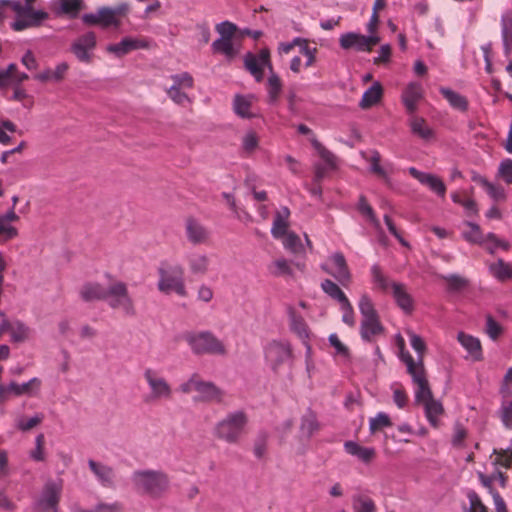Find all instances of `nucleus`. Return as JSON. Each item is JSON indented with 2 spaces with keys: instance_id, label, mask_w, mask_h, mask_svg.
Returning a JSON list of instances; mask_svg holds the SVG:
<instances>
[{
  "instance_id": "f257e3e1",
  "label": "nucleus",
  "mask_w": 512,
  "mask_h": 512,
  "mask_svg": "<svg viewBox=\"0 0 512 512\" xmlns=\"http://www.w3.org/2000/svg\"><path fill=\"white\" fill-rule=\"evenodd\" d=\"M248 425V415L243 410L228 412L212 428V435L227 444L240 442Z\"/></svg>"
},
{
  "instance_id": "f03ea898",
  "label": "nucleus",
  "mask_w": 512,
  "mask_h": 512,
  "mask_svg": "<svg viewBox=\"0 0 512 512\" xmlns=\"http://www.w3.org/2000/svg\"><path fill=\"white\" fill-rule=\"evenodd\" d=\"M190 350L195 355H225V344L211 331H188L182 335Z\"/></svg>"
},
{
  "instance_id": "7ed1b4c3",
  "label": "nucleus",
  "mask_w": 512,
  "mask_h": 512,
  "mask_svg": "<svg viewBox=\"0 0 512 512\" xmlns=\"http://www.w3.org/2000/svg\"><path fill=\"white\" fill-rule=\"evenodd\" d=\"M178 390L182 394L196 392L195 402H221L224 395L219 387L211 381L204 380L198 373L190 375L179 385Z\"/></svg>"
},
{
  "instance_id": "20e7f679",
  "label": "nucleus",
  "mask_w": 512,
  "mask_h": 512,
  "mask_svg": "<svg viewBox=\"0 0 512 512\" xmlns=\"http://www.w3.org/2000/svg\"><path fill=\"white\" fill-rule=\"evenodd\" d=\"M159 280L157 287L164 294L175 293L185 297L187 290L184 281V269L180 264L163 262L159 269Z\"/></svg>"
},
{
  "instance_id": "39448f33",
  "label": "nucleus",
  "mask_w": 512,
  "mask_h": 512,
  "mask_svg": "<svg viewBox=\"0 0 512 512\" xmlns=\"http://www.w3.org/2000/svg\"><path fill=\"white\" fill-rule=\"evenodd\" d=\"M132 482L138 491L153 498L160 497L169 487L167 475L159 470L135 471Z\"/></svg>"
},
{
  "instance_id": "423d86ee",
  "label": "nucleus",
  "mask_w": 512,
  "mask_h": 512,
  "mask_svg": "<svg viewBox=\"0 0 512 512\" xmlns=\"http://www.w3.org/2000/svg\"><path fill=\"white\" fill-rule=\"evenodd\" d=\"M400 342V359L405 363L408 373L412 377V381L415 384V400L419 403H425L432 398V393L429 388L428 381L426 379L424 365H415V360L411 354L405 350L404 341L399 338Z\"/></svg>"
},
{
  "instance_id": "0eeeda50",
  "label": "nucleus",
  "mask_w": 512,
  "mask_h": 512,
  "mask_svg": "<svg viewBox=\"0 0 512 512\" xmlns=\"http://www.w3.org/2000/svg\"><path fill=\"white\" fill-rule=\"evenodd\" d=\"M6 3L16 12V19L11 23L15 31H23L30 27L39 26L48 14L42 10H34L32 5L24 0H7Z\"/></svg>"
},
{
  "instance_id": "6e6552de",
  "label": "nucleus",
  "mask_w": 512,
  "mask_h": 512,
  "mask_svg": "<svg viewBox=\"0 0 512 512\" xmlns=\"http://www.w3.org/2000/svg\"><path fill=\"white\" fill-rule=\"evenodd\" d=\"M129 11L127 3H121L115 7L102 6L96 12L85 13L81 20L85 25H98L102 28L111 26L118 27L120 25L119 17L126 15Z\"/></svg>"
},
{
  "instance_id": "1a4fd4ad",
  "label": "nucleus",
  "mask_w": 512,
  "mask_h": 512,
  "mask_svg": "<svg viewBox=\"0 0 512 512\" xmlns=\"http://www.w3.org/2000/svg\"><path fill=\"white\" fill-rule=\"evenodd\" d=\"M266 365L274 372L279 373L285 364L293 360L291 344L286 340H272L264 347Z\"/></svg>"
},
{
  "instance_id": "9d476101",
  "label": "nucleus",
  "mask_w": 512,
  "mask_h": 512,
  "mask_svg": "<svg viewBox=\"0 0 512 512\" xmlns=\"http://www.w3.org/2000/svg\"><path fill=\"white\" fill-rule=\"evenodd\" d=\"M105 300L111 308L122 311L126 316H135L136 314L134 301L129 295L127 285L124 282L112 283L107 288Z\"/></svg>"
},
{
  "instance_id": "9b49d317",
  "label": "nucleus",
  "mask_w": 512,
  "mask_h": 512,
  "mask_svg": "<svg viewBox=\"0 0 512 512\" xmlns=\"http://www.w3.org/2000/svg\"><path fill=\"white\" fill-rule=\"evenodd\" d=\"M144 379L148 385V399L151 401L169 400L172 398L171 384L156 370L147 368L144 371Z\"/></svg>"
},
{
  "instance_id": "f8f14e48",
  "label": "nucleus",
  "mask_w": 512,
  "mask_h": 512,
  "mask_svg": "<svg viewBox=\"0 0 512 512\" xmlns=\"http://www.w3.org/2000/svg\"><path fill=\"white\" fill-rule=\"evenodd\" d=\"M321 268L345 287L351 281L350 270L341 252H335L330 255L327 260L321 264Z\"/></svg>"
},
{
  "instance_id": "ddd939ff",
  "label": "nucleus",
  "mask_w": 512,
  "mask_h": 512,
  "mask_svg": "<svg viewBox=\"0 0 512 512\" xmlns=\"http://www.w3.org/2000/svg\"><path fill=\"white\" fill-rule=\"evenodd\" d=\"M61 491V481H47L35 503V509L38 512L49 510L56 512Z\"/></svg>"
},
{
  "instance_id": "4468645a",
  "label": "nucleus",
  "mask_w": 512,
  "mask_h": 512,
  "mask_svg": "<svg viewBox=\"0 0 512 512\" xmlns=\"http://www.w3.org/2000/svg\"><path fill=\"white\" fill-rule=\"evenodd\" d=\"M1 332L9 334L12 343H23L30 338L31 329L19 319H3L1 321Z\"/></svg>"
},
{
  "instance_id": "2eb2a0df",
  "label": "nucleus",
  "mask_w": 512,
  "mask_h": 512,
  "mask_svg": "<svg viewBox=\"0 0 512 512\" xmlns=\"http://www.w3.org/2000/svg\"><path fill=\"white\" fill-rule=\"evenodd\" d=\"M96 46V35L94 32H87L78 37L71 46V51L76 58L84 63L91 61L92 51Z\"/></svg>"
},
{
  "instance_id": "dca6fc26",
  "label": "nucleus",
  "mask_w": 512,
  "mask_h": 512,
  "mask_svg": "<svg viewBox=\"0 0 512 512\" xmlns=\"http://www.w3.org/2000/svg\"><path fill=\"white\" fill-rule=\"evenodd\" d=\"M409 173L417 179L422 185L427 186L437 196L444 198L446 194V186L444 182L436 175L421 172L415 167L408 169Z\"/></svg>"
},
{
  "instance_id": "f3484780",
  "label": "nucleus",
  "mask_w": 512,
  "mask_h": 512,
  "mask_svg": "<svg viewBox=\"0 0 512 512\" xmlns=\"http://www.w3.org/2000/svg\"><path fill=\"white\" fill-rule=\"evenodd\" d=\"M148 43L144 39L125 37L118 43L109 44L106 50L120 58L131 51L147 48Z\"/></svg>"
},
{
  "instance_id": "a211bd4d",
  "label": "nucleus",
  "mask_w": 512,
  "mask_h": 512,
  "mask_svg": "<svg viewBox=\"0 0 512 512\" xmlns=\"http://www.w3.org/2000/svg\"><path fill=\"white\" fill-rule=\"evenodd\" d=\"M422 96L423 89L419 82H411L406 86L402 93V102L410 114L417 110V104Z\"/></svg>"
},
{
  "instance_id": "6ab92c4d",
  "label": "nucleus",
  "mask_w": 512,
  "mask_h": 512,
  "mask_svg": "<svg viewBox=\"0 0 512 512\" xmlns=\"http://www.w3.org/2000/svg\"><path fill=\"white\" fill-rule=\"evenodd\" d=\"M255 96L237 94L233 100V110L241 118H253L257 115L254 110Z\"/></svg>"
},
{
  "instance_id": "aec40b11",
  "label": "nucleus",
  "mask_w": 512,
  "mask_h": 512,
  "mask_svg": "<svg viewBox=\"0 0 512 512\" xmlns=\"http://www.w3.org/2000/svg\"><path fill=\"white\" fill-rule=\"evenodd\" d=\"M392 296L397 306L406 314H411L414 310V299L408 293L403 283H395L392 285Z\"/></svg>"
},
{
  "instance_id": "412c9836",
  "label": "nucleus",
  "mask_w": 512,
  "mask_h": 512,
  "mask_svg": "<svg viewBox=\"0 0 512 512\" xmlns=\"http://www.w3.org/2000/svg\"><path fill=\"white\" fill-rule=\"evenodd\" d=\"M185 230L187 239L193 244H203L209 238L208 230L194 218L186 220Z\"/></svg>"
},
{
  "instance_id": "4be33fe9",
  "label": "nucleus",
  "mask_w": 512,
  "mask_h": 512,
  "mask_svg": "<svg viewBox=\"0 0 512 512\" xmlns=\"http://www.w3.org/2000/svg\"><path fill=\"white\" fill-rule=\"evenodd\" d=\"M289 317V328L291 332H293L301 342H306V340H310V329L305 322L304 318L296 313V311L292 308L288 310Z\"/></svg>"
},
{
  "instance_id": "5701e85b",
  "label": "nucleus",
  "mask_w": 512,
  "mask_h": 512,
  "mask_svg": "<svg viewBox=\"0 0 512 512\" xmlns=\"http://www.w3.org/2000/svg\"><path fill=\"white\" fill-rule=\"evenodd\" d=\"M457 340L467 351L472 360L479 361L482 359V347L480 340L477 337L466 334L465 332H459Z\"/></svg>"
},
{
  "instance_id": "b1692460",
  "label": "nucleus",
  "mask_w": 512,
  "mask_h": 512,
  "mask_svg": "<svg viewBox=\"0 0 512 512\" xmlns=\"http://www.w3.org/2000/svg\"><path fill=\"white\" fill-rule=\"evenodd\" d=\"M344 450L347 454L356 457L365 464H369L376 455L373 447H364L355 441H346L344 443Z\"/></svg>"
},
{
  "instance_id": "393cba45",
  "label": "nucleus",
  "mask_w": 512,
  "mask_h": 512,
  "mask_svg": "<svg viewBox=\"0 0 512 512\" xmlns=\"http://www.w3.org/2000/svg\"><path fill=\"white\" fill-rule=\"evenodd\" d=\"M41 386V380L37 377L31 378L29 381L24 383L11 382L5 391L12 393L16 396H34L38 393Z\"/></svg>"
},
{
  "instance_id": "a878e982",
  "label": "nucleus",
  "mask_w": 512,
  "mask_h": 512,
  "mask_svg": "<svg viewBox=\"0 0 512 512\" xmlns=\"http://www.w3.org/2000/svg\"><path fill=\"white\" fill-rule=\"evenodd\" d=\"M297 130L300 134L309 136V140L313 148L318 152L321 159L325 160L330 167H333L334 155L316 139L315 134L312 132V130L304 124L298 125Z\"/></svg>"
},
{
  "instance_id": "bb28decb",
  "label": "nucleus",
  "mask_w": 512,
  "mask_h": 512,
  "mask_svg": "<svg viewBox=\"0 0 512 512\" xmlns=\"http://www.w3.org/2000/svg\"><path fill=\"white\" fill-rule=\"evenodd\" d=\"M88 466L101 485L112 486L115 476L111 467L94 460H89Z\"/></svg>"
},
{
  "instance_id": "cd10ccee",
  "label": "nucleus",
  "mask_w": 512,
  "mask_h": 512,
  "mask_svg": "<svg viewBox=\"0 0 512 512\" xmlns=\"http://www.w3.org/2000/svg\"><path fill=\"white\" fill-rule=\"evenodd\" d=\"M501 36L504 54L509 56L512 51V9L505 12L501 17Z\"/></svg>"
},
{
  "instance_id": "c85d7f7f",
  "label": "nucleus",
  "mask_w": 512,
  "mask_h": 512,
  "mask_svg": "<svg viewBox=\"0 0 512 512\" xmlns=\"http://www.w3.org/2000/svg\"><path fill=\"white\" fill-rule=\"evenodd\" d=\"M289 216L290 210L287 207H282L276 212L271 228V234L274 238H282L287 233Z\"/></svg>"
},
{
  "instance_id": "c756f323",
  "label": "nucleus",
  "mask_w": 512,
  "mask_h": 512,
  "mask_svg": "<svg viewBox=\"0 0 512 512\" xmlns=\"http://www.w3.org/2000/svg\"><path fill=\"white\" fill-rule=\"evenodd\" d=\"M383 95V88L380 82L376 81L362 95L359 106L362 109H368L377 104Z\"/></svg>"
},
{
  "instance_id": "7c9ffc66",
  "label": "nucleus",
  "mask_w": 512,
  "mask_h": 512,
  "mask_svg": "<svg viewBox=\"0 0 512 512\" xmlns=\"http://www.w3.org/2000/svg\"><path fill=\"white\" fill-rule=\"evenodd\" d=\"M361 337L365 341H371L373 337L383 332V326L379 321V316L362 319L360 327Z\"/></svg>"
},
{
  "instance_id": "2f4dec72",
  "label": "nucleus",
  "mask_w": 512,
  "mask_h": 512,
  "mask_svg": "<svg viewBox=\"0 0 512 512\" xmlns=\"http://www.w3.org/2000/svg\"><path fill=\"white\" fill-rule=\"evenodd\" d=\"M187 263L191 273L203 275L208 271L210 262L206 254L194 252L187 255Z\"/></svg>"
},
{
  "instance_id": "473e14b6",
  "label": "nucleus",
  "mask_w": 512,
  "mask_h": 512,
  "mask_svg": "<svg viewBox=\"0 0 512 512\" xmlns=\"http://www.w3.org/2000/svg\"><path fill=\"white\" fill-rule=\"evenodd\" d=\"M339 43L343 49L354 48L357 51H366L365 35L354 32L345 33L340 36Z\"/></svg>"
},
{
  "instance_id": "72a5a7b5",
  "label": "nucleus",
  "mask_w": 512,
  "mask_h": 512,
  "mask_svg": "<svg viewBox=\"0 0 512 512\" xmlns=\"http://www.w3.org/2000/svg\"><path fill=\"white\" fill-rule=\"evenodd\" d=\"M80 294L85 301L105 300L107 288L99 283H87L81 288Z\"/></svg>"
},
{
  "instance_id": "f704fd0d",
  "label": "nucleus",
  "mask_w": 512,
  "mask_h": 512,
  "mask_svg": "<svg viewBox=\"0 0 512 512\" xmlns=\"http://www.w3.org/2000/svg\"><path fill=\"white\" fill-rule=\"evenodd\" d=\"M411 132L423 140H430L434 133L433 130L426 124V121L421 117L413 116L409 120Z\"/></svg>"
},
{
  "instance_id": "c9c22d12",
  "label": "nucleus",
  "mask_w": 512,
  "mask_h": 512,
  "mask_svg": "<svg viewBox=\"0 0 512 512\" xmlns=\"http://www.w3.org/2000/svg\"><path fill=\"white\" fill-rule=\"evenodd\" d=\"M370 272L372 282L376 285L378 289L382 290L383 292L390 291V293H392V285L395 284L396 282L391 281L388 277H386L378 264L372 265Z\"/></svg>"
},
{
  "instance_id": "e433bc0d",
  "label": "nucleus",
  "mask_w": 512,
  "mask_h": 512,
  "mask_svg": "<svg viewBox=\"0 0 512 512\" xmlns=\"http://www.w3.org/2000/svg\"><path fill=\"white\" fill-rule=\"evenodd\" d=\"M370 272L372 282L376 285L378 289L382 290L383 292L390 291V293H392V285L395 284L396 282L391 281L388 277H386L378 264L372 265Z\"/></svg>"
},
{
  "instance_id": "4c0bfd02",
  "label": "nucleus",
  "mask_w": 512,
  "mask_h": 512,
  "mask_svg": "<svg viewBox=\"0 0 512 512\" xmlns=\"http://www.w3.org/2000/svg\"><path fill=\"white\" fill-rule=\"evenodd\" d=\"M489 272L500 281L512 279V264L498 259L495 263L489 265Z\"/></svg>"
},
{
  "instance_id": "58836bf2",
  "label": "nucleus",
  "mask_w": 512,
  "mask_h": 512,
  "mask_svg": "<svg viewBox=\"0 0 512 512\" xmlns=\"http://www.w3.org/2000/svg\"><path fill=\"white\" fill-rule=\"evenodd\" d=\"M464 225L468 230H464L462 232V237L471 244L482 245L484 243L485 235L483 234L480 226L470 221H466Z\"/></svg>"
},
{
  "instance_id": "ea45409f",
  "label": "nucleus",
  "mask_w": 512,
  "mask_h": 512,
  "mask_svg": "<svg viewBox=\"0 0 512 512\" xmlns=\"http://www.w3.org/2000/svg\"><path fill=\"white\" fill-rule=\"evenodd\" d=\"M440 93L443 97L449 102V104L457 110L466 111L468 108V102L464 96L461 94L449 89L442 87L440 88Z\"/></svg>"
},
{
  "instance_id": "a19ab883",
  "label": "nucleus",
  "mask_w": 512,
  "mask_h": 512,
  "mask_svg": "<svg viewBox=\"0 0 512 512\" xmlns=\"http://www.w3.org/2000/svg\"><path fill=\"white\" fill-rule=\"evenodd\" d=\"M352 508L354 512H376L375 502L365 494L353 495Z\"/></svg>"
},
{
  "instance_id": "79ce46f5",
  "label": "nucleus",
  "mask_w": 512,
  "mask_h": 512,
  "mask_svg": "<svg viewBox=\"0 0 512 512\" xmlns=\"http://www.w3.org/2000/svg\"><path fill=\"white\" fill-rule=\"evenodd\" d=\"M481 246H483L490 254H494L498 249H510V243L508 241L499 238L492 232L485 235L484 243Z\"/></svg>"
},
{
  "instance_id": "37998d69",
  "label": "nucleus",
  "mask_w": 512,
  "mask_h": 512,
  "mask_svg": "<svg viewBox=\"0 0 512 512\" xmlns=\"http://www.w3.org/2000/svg\"><path fill=\"white\" fill-rule=\"evenodd\" d=\"M441 279L447 283V289L453 293L462 292L469 285L468 279L458 274L442 275Z\"/></svg>"
},
{
  "instance_id": "c03bdc74",
  "label": "nucleus",
  "mask_w": 512,
  "mask_h": 512,
  "mask_svg": "<svg viewBox=\"0 0 512 512\" xmlns=\"http://www.w3.org/2000/svg\"><path fill=\"white\" fill-rule=\"evenodd\" d=\"M475 180L485 189L491 199L495 201L506 199V192L503 187L491 183L484 177H478Z\"/></svg>"
},
{
  "instance_id": "a18cd8bd",
  "label": "nucleus",
  "mask_w": 512,
  "mask_h": 512,
  "mask_svg": "<svg viewBox=\"0 0 512 512\" xmlns=\"http://www.w3.org/2000/svg\"><path fill=\"white\" fill-rule=\"evenodd\" d=\"M365 160L370 164V171L377 174L379 177L388 181V170L380 165V154L377 151H371L364 155Z\"/></svg>"
},
{
  "instance_id": "49530a36",
  "label": "nucleus",
  "mask_w": 512,
  "mask_h": 512,
  "mask_svg": "<svg viewBox=\"0 0 512 512\" xmlns=\"http://www.w3.org/2000/svg\"><path fill=\"white\" fill-rule=\"evenodd\" d=\"M212 49L216 53H221L227 58H233L237 51L234 48L232 39L228 37H220L212 43Z\"/></svg>"
},
{
  "instance_id": "de8ad7c7",
  "label": "nucleus",
  "mask_w": 512,
  "mask_h": 512,
  "mask_svg": "<svg viewBox=\"0 0 512 512\" xmlns=\"http://www.w3.org/2000/svg\"><path fill=\"white\" fill-rule=\"evenodd\" d=\"M321 288L330 298L336 300L339 304L348 300L345 293L341 290V288L330 279H325L321 283Z\"/></svg>"
},
{
  "instance_id": "09e8293b",
  "label": "nucleus",
  "mask_w": 512,
  "mask_h": 512,
  "mask_svg": "<svg viewBox=\"0 0 512 512\" xmlns=\"http://www.w3.org/2000/svg\"><path fill=\"white\" fill-rule=\"evenodd\" d=\"M43 413H35L31 417H18L15 422V426L18 430L22 432H27L38 426L44 420Z\"/></svg>"
},
{
  "instance_id": "8fccbe9b",
  "label": "nucleus",
  "mask_w": 512,
  "mask_h": 512,
  "mask_svg": "<svg viewBox=\"0 0 512 512\" xmlns=\"http://www.w3.org/2000/svg\"><path fill=\"white\" fill-rule=\"evenodd\" d=\"M267 91L269 103H276L282 91V82L278 75H276L274 72H271L268 77Z\"/></svg>"
},
{
  "instance_id": "3c124183",
  "label": "nucleus",
  "mask_w": 512,
  "mask_h": 512,
  "mask_svg": "<svg viewBox=\"0 0 512 512\" xmlns=\"http://www.w3.org/2000/svg\"><path fill=\"white\" fill-rule=\"evenodd\" d=\"M425 408V413L427 420L429 423L433 426L437 425L438 417L443 412V407L440 402L435 401L434 399H431L425 403H423Z\"/></svg>"
},
{
  "instance_id": "603ef678",
  "label": "nucleus",
  "mask_w": 512,
  "mask_h": 512,
  "mask_svg": "<svg viewBox=\"0 0 512 512\" xmlns=\"http://www.w3.org/2000/svg\"><path fill=\"white\" fill-rule=\"evenodd\" d=\"M358 308L362 316V319L373 318L378 316L373 301L367 293H364L360 296Z\"/></svg>"
},
{
  "instance_id": "864d4df0",
  "label": "nucleus",
  "mask_w": 512,
  "mask_h": 512,
  "mask_svg": "<svg viewBox=\"0 0 512 512\" xmlns=\"http://www.w3.org/2000/svg\"><path fill=\"white\" fill-rule=\"evenodd\" d=\"M407 334L409 336L411 347L418 355L417 361H415V365H423V354L426 350V344L424 340L413 331H407Z\"/></svg>"
},
{
  "instance_id": "5fc2aeb1",
  "label": "nucleus",
  "mask_w": 512,
  "mask_h": 512,
  "mask_svg": "<svg viewBox=\"0 0 512 512\" xmlns=\"http://www.w3.org/2000/svg\"><path fill=\"white\" fill-rule=\"evenodd\" d=\"M330 345L335 349L334 356L340 357L344 361H349L350 351L349 348L343 344L338 338L337 334L332 333L328 337Z\"/></svg>"
},
{
  "instance_id": "6e6d98bb",
  "label": "nucleus",
  "mask_w": 512,
  "mask_h": 512,
  "mask_svg": "<svg viewBox=\"0 0 512 512\" xmlns=\"http://www.w3.org/2000/svg\"><path fill=\"white\" fill-rule=\"evenodd\" d=\"M259 145V137L254 131L246 132L241 139V147L247 155L252 154Z\"/></svg>"
},
{
  "instance_id": "4d7b16f0",
  "label": "nucleus",
  "mask_w": 512,
  "mask_h": 512,
  "mask_svg": "<svg viewBox=\"0 0 512 512\" xmlns=\"http://www.w3.org/2000/svg\"><path fill=\"white\" fill-rule=\"evenodd\" d=\"M392 422L390 417L385 412H378L375 417L370 418L369 420V429L371 433H375L378 430H381L385 427H390Z\"/></svg>"
},
{
  "instance_id": "13d9d810",
  "label": "nucleus",
  "mask_w": 512,
  "mask_h": 512,
  "mask_svg": "<svg viewBox=\"0 0 512 512\" xmlns=\"http://www.w3.org/2000/svg\"><path fill=\"white\" fill-rule=\"evenodd\" d=\"M318 422L313 413H307L303 416L301 422V433L305 437H310L315 431L318 430Z\"/></svg>"
},
{
  "instance_id": "bf43d9fd",
  "label": "nucleus",
  "mask_w": 512,
  "mask_h": 512,
  "mask_svg": "<svg viewBox=\"0 0 512 512\" xmlns=\"http://www.w3.org/2000/svg\"><path fill=\"white\" fill-rule=\"evenodd\" d=\"M45 436L43 433L38 434L35 437V448L29 452V457L36 462H42L46 458L44 449Z\"/></svg>"
},
{
  "instance_id": "052dcab7",
  "label": "nucleus",
  "mask_w": 512,
  "mask_h": 512,
  "mask_svg": "<svg viewBox=\"0 0 512 512\" xmlns=\"http://www.w3.org/2000/svg\"><path fill=\"white\" fill-rule=\"evenodd\" d=\"M282 238L285 249L292 253H301L304 250L303 244L298 235L293 232H287Z\"/></svg>"
},
{
  "instance_id": "680f3d73",
  "label": "nucleus",
  "mask_w": 512,
  "mask_h": 512,
  "mask_svg": "<svg viewBox=\"0 0 512 512\" xmlns=\"http://www.w3.org/2000/svg\"><path fill=\"white\" fill-rule=\"evenodd\" d=\"M173 84L171 87H177L183 90L191 89L194 86V79L188 72H182L171 76Z\"/></svg>"
},
{
  "instance_id": "e2e57ef3",
  "label": "nucleus",
  "mask_w": 512,
  "mask_h": 512,
  "mask_svg": "<svg viewBox=\"0 0 512 512\" xmlns=\"http://www.w3.org/2000/svg\"><path fill=\"white\" fill-rule=\"evenodd\" d=\"M269 271L275 276L291 275L292 270L289 262L284 258L273 261L269 266Z\"/></svg>"
},
{
  "instance_id": "0e129e2a",
  "label": "nucleus",
  "mask_w": 512,
  "mask_h": 512,
  "mask_svg": "<svg viewBox=\"0 0 512 512\" xmlns=\"http://www.w3.org/2000/svg\"><path fill=\"white\" fill-rule=\"evenodd\" d=\"M245 67L254 76L256 81L263 79V67L255 60V55L248 54L245 57Z\"/></svg>"
},
{
  "instance_id": "69168bd1",
  "label": "nucleus",
  "mask_w": 512,
  "mask_h": 512,
  "mask_svg": "<svg viewBox=\"0 0 512 512\" xmlns=\"http://www.w3.org/2000/svg\"><path fill=\"white\" fill-rule=\"evenodd\" d=\"M59 5L63 12L73 16L85 8L84 0H59Z\"/></svg>"
},
{
  "instance_id": "338daca9",
  "label": "nucleus",
  "mask_w": 512,
  "mask_h": 512,
  "mask_svg": "<svg viewBox=\"0 0 512 512\" xmlns=\"http://www.w3.org/2000/svg\"><path fill=\"white\" fill-rule=\"evenodd\" d=\"M18 236V229L0 217V241L6 242Z\"/></svg>"
},
{
  "instance_id": "774afa93",
  "label": "nucleus",
  "mask_w": 512,
  "mask_h": 512,
  "mask_svg": "<svg viewBox=\"0 0 512 512\" xmlns=\"http://www.w3.org/2000/svg\"><path fill=\"white\" fill-rule=\"evenodd\" d=\"M467 498L469 500V507L465 512H487V508L475 491H468Z\"/></svg>"
}]
</instances>
